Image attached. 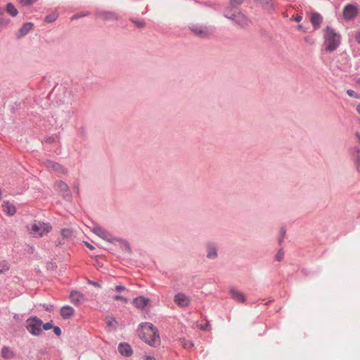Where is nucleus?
I'll return each mask as SVG.
<instances>
[{"label":"nucleus","instance_id":"nucleus-1","mask_svg":"<svg viewBox=\"0 0 360 360\" xmlns=\"http://www.w3.org/2000/svg\"><path fill=\"white\" fill-rule=\"evenodd\" d=\"M139 337L152 347L160 344V338L158 329L150 323L146 322L139 325L138 330Z\"/></svg>","mask_w":360,"mask_h":360},{"label":"nucleus","instance_id":"nucleus-2","mask_svg":"<svg viewBox=\"0 0 360 360\" xmlns=\"http://www.w3.org/2000/svg\"><path fill=\"white\" fill-rule=\"evenodd\" d=\"M323 38L325 50L327 52H333L336 50L341 42V35L329 26L323 30Z\"/></svg>","mask_w":360,"mask_h":360},{"label":"nucleus","instance_id":"nucleus-3","mask_svg":"<svg viewBox=\"0 0 360 360\" xmlns=\"http://www.w3.org/2000/svg\"><path fill=\"white\" fill-rule=\"evenodd\" d=\"M52 229L49 224L40 221H34L30 226V233L35 237H42Z\"/></svg>","mask_w":360,"mask_h":360},{"label":"nucleus","instance_id":"nucleus-4","mask_svg":"<svg viewBox=\"0 0 360 360\" xmlns=\"http://www.w3.org/2000/svg\"><path fill=\"white\" fill-rule=\"evenodd\" d=\"M225 16L227 18L231 19L235 21L238 25L242 27L248 26L251 21L240 11L232 12V9H226L225 11Z\"/></svg>","mask_w":360,"mask_h":360},{"label":"nucleus","instance_id":"nucleus-5","mask_svg":"<svg viewBox=\"0 0 360 360\" xmlns=\"http://www.w3.org/2000/svg\"><path fill=\"white\" fill-rule=\"evenodd\" d=\"M42 321L37 317H32L26 321V328L33 335H39L41 332Z\"/></svg>","mask_w":360,"mask_h":360},{"label":"nucleus","instance_id":"nucleus-6","mask_svg":"<svg viewBox=\"0 0 360 360\" xmlns=\"http://www.w3.org/2000/svg\"><path fill=\"white\" fill-rule=\"evenodd\" d=\"M359 9L356 4H348L343 9L342 15L345 20H351L358 15Z\"/></svg>","mask_w":360,"mask_h":360},{"label":"nucleus","instance_id":"nucleus-7","mask_svg":"<svg viewBox=\"0 0 360 360\" xmlns=\"http://www.w3.org/2000/svg\"><path fill=\"white\" fill-rule=\"evenodd\" d=\"M191 30L197 37L201 38L207 37L213 32L212 29L199 25H192Z\"/></svg>","mask_w":360,"mask_h":360},{"label":"nucleus","instance_id":"nucleus-8","mask_svg":"<svg viewBox=\"0 0 360 360\" xmlns=\"http://www.w3.org/2000/svg\"><path fill=\"white\" fill-rule=\"evenodd\" d=\"M174 302L179 307H187L191 304V299L184 293L179 292L174 297Z\"/></svg>","mask_w":360,"mask_h":360},{"label":"nucleus","instance_id":"nucleus-9","mask_svg":"<svg viewBox=\"0 0 360 360\" xmlns=\"http://www.w3.org/2000/svg\"><path fill=\"white\" fill-rule=\"evenodd\" d=\"M2 210L8 216H13L16 212V208L9 201H4L1 205Z\"/></svg>","mask_w":360,"mask_h":360},{"label":"nucleus","instance_id":"nucleus-10","mask_svg":"<svg viewBox=\"0 0 360 360\" xmlns=\"http://www.w3.org/2000/svg\"><path fill=\"white\" fill-rule=\"evenodd\" d=\"M230 294L231 297L238 302H244L246 300L245 295L235 288L230 290Z\"/></svg>","mask_w":360,"mask_h":360},{"label":"nucleus","instance_id":"nucleus-11","mask_svg":"<svg viewBox=\"0 0 360 360\" xmlns=\"http://www.w3.org/2000/svg\"><path fill=\"white\" fill-rule=\"evenodd\" d=\"M310 20L314 26V28L317 30L320 27V25L322 23L323 18L319 13H312L311 15Z\"/></svg>","mask_w":360,"mask_h":360},{"label":"nucleus","instance_id":"nucleus-12","mask_svg":"<svg viewBox=\"0 0 360 360\" xmlns=\"http://www.w3.org/2000/svg\"><path fill=\"white\" fill-rule=\"evenodd\" d=\"M92 231L95 234L104 240H108L110 238V235L109 233L101 226H96L93 228Z\"/></svg>","mask_w":360,"mask_h":360},{"label":"nucleus","instance_id":"nucleus-13","mask_svg":"<svg viewBox=\"0 0 360 360\" xmlns=\"http://www.w3.org/2000/svg\"><path fill=\"white\" fill-rule=\"evenodd\" d=\"M120 353L124 356H130L132 354V350L129 345L127 343H120L118 347Z\"/></svg>","mask_w":360,"mask_h":360},{"label":"nucleus","instance_id":"nucleus-14","mask_svg":"<svg viewBox=\"0 0 360 360\" xmlns=\"http://www.w3.org/2000/svg\"><path fill=\"white\" fill-rule=\"evenodd\" d=\"M133 302H134V304L137 308L143 309L144 307H146L148 304L149 300L144 297L140 296V297L135 298Z\"/></svg>","mask_w":360,"mask_h":360},{"label":"nucleus","instance_id":"nucleus-15","mask_svg":"<svg viewBox=\"0 0 360 360\" xmlns=\"http://www.w3.org/2000/svg\"><path fill=\"white\" fill-rule=\"evenodd\" d=\"M98 15L106 20H114L117 19V15L112 12L101 11L98 13Z\"/></svg>","mask_w":360,"mask_h":360},{"label":"nucleus","instance_id":"nucleus-16","mask_svg":"<svg viewBox=\"0 0 360 360\" xmlns=\"http://www.w3.org/2000/svg\"><path fill=\"white\" fill-rule=\"evenodd\" d=\"M74 309L70 306L63 307L60 309V315L64 319H68L74 314Z\"/></svg>","mask_w":360,"mask_h":360},{"label":"nucleus","instance_id":"nucleus-17","mask_svg":"<svg viewBox=\"0 0 360 360\" xmlns=\"http://www.w3.org/2000/svg\"><path fill=\"white\" fill-rule=\"evenodd\" d=\"M46 166L48 168L53 169V170L60 172V173H65V169L59 164L52 162V161H47L46 162Z\"/></svg>","mask_w":360,"mask_h":360},{"label":"nucleus","instance_id":"nucleus-18","mask_svg":"<svg viewBox=\"0 0 360 360\" xmlns=\"http://www.w3.org/2000/svg\"><path fill=\"white\" fill-rule=\"evenodd\" d=\"M33 27V24L31 22H27L22 25V27L18 31V37H22L26 35Z\"/></svg>","mask_w":360,"mask_h":360},{"label":"nucleus","instance_id":"nucleus-19","mask_svg":"<svg viewBox=\"0 0 360 360\" xmlns=\"http://www.w3.org/2000/svg\"><path fill=\"white\" fill-rule=\"evenodd\" d=\"M1 354V356L6 359H13L15 356L13 352L10 348L6 347L2 348Z\"/></svg>","mask_w":360,"mask_h":360},{"label":"nucleus","instance_id":"nucleus-20","mask_svg":"<svg viewBox=\"0 0 360 360\" xmlns=\"http://www.w3.org/2000/svg\"><path fill=\"white\" fill-rule=\"evenodd\" d=\"M244 0H231L230 6L226 9H232V12L238 11L237 7L243 3Z\"/></svg>","mask_w":360,"mask_h":360},{"label":"nucleus","instance_id":"nucleus-21","mask_svg":"<svg viewBox=\"0 0 360 360\" xmlns=\"http://www.w3.org/2000/svg\"><path fill=\"white\" fill-rule=\"evenodd\" d=\"M6 11L9 15H11L13 17L16 16L18 13V10L15 8L14 5L11 3H8L6 5Z\"/></svg>","mask_w":360,"mask_h":360},{"label":"nucleus","instance_id":"nucleus-22","mask_svg":"<svg viewBox=\"0 0 360 360\" xmlns=\"http://www.w3.org/2000/svg\"><path fill=\"white\" fill-rule=\"evenodd\" d=\"M56 187L57 188V189H58L59 191H62V192H67V193H69V187L63 181H58L56 183Z\"/></svg>","mask_w":360,"mask_h":360},{"label":"nucleus","instance_id":"nucleus-23","mask_svg":"<svg viewBox=\"0 0 360 360\" xmlns=\"http://www.w3.org/2000/svg\"><path fill=\"white\" fill-rule=\"evenodd\" d=\"M70 299L72 302L77 304L82 299V295L78 292H72L70 293Z\"/></svg>","mask_w":360,"mask_h":360},{"label":"nucleus","instance_id":"nucleus-24","mask_svg":"<svg viewBox=\"0 0 360 360\" xmlns=\"http://www.w3.org/2000/svg\"><path fill=\"white\" fill-rule=\"evenodd\" d=\"M217 256V250L213 246H209L207 250V257L210 259L215 258Z\"/></svg>","mask_w":360,"mask_h":360},{"label":"nucleus","instance_id":"nucleus-25","mask_svg":"<svg viewBox=\"0 0 360 360\" xmlns=\"http://www.w3.org/2000/svg\"><path fill=\"white\" fill-rule=\"evenodd\" d=\"M180 342L181 343L182 347L185 349H191L194 345L193 342L187 340L186 339L180 340Z\"/></svg>","mask_w":360,"mask_h":360},{"label":"nucleus","instance_id":"nucleus-26","mask_svg":"<svg viewBox=\"0 0 360 360\" xmlns=\"http://www.w3.org/2000/svg\"><path fill=\"white\" fill-rule=\"evenodd\" d=\"M105 323L108 326L115 328V324L117 323V321L113 317L108 316V317H106V319H105Z\"/></svg>","mask_w":360,"mask_h":360},{"label":"nucleus","instance_id":"nucleus-27","mask_svg":"<svg viewBox=\"0 0 360 360\" xmlns=\"http://www.w3.org/2000/svg\"><path fill=\"white\" fill-rule=\"evenodd\" d=\"M9 269L8 264L6 262H0V274L6 272Z\"/></svg>","mask_w":360,"mask_h":360},{"label":"nucleus","instance_id":"nucleus-28","mask_svg":"<svg viewBox=\"0 0 360 360\" xmlns=\"http://www.w3.org/2000/svg\"><path fill=\"white\" fill-rule=\"evenodd\" d=\"M131 21L139 28H143L145 27L146 22L143 20H131Z\"/></svg>","mask_w":360,"mask_h":360},{"label":"nucleus","instance_id":"nucleus-29","mask_svg":"<svg viewBox=\"0 0 360 360\" xmlns=\"http://www.w3.org/2000/svg\"><path fill=\"white\" fill-rule=\"evenodd\" d=\"M57 17L58 15L55 13L49 15L46 17L45 21L47 22H52L56 20Z\"/></svg>","mask_w":360,"mask_h":360},{"label":"nucleus","instance_id":"nucleus-30","mask_svg":"<svg viewBox=\"0 0 360 360\" xmlns=\"http://www.w3.org/2000/svg\"><path fill=\"white\" fill-rule=\"evenodd\" d=\"M61 233L64 238H68L71 236L72 231L70 229H63Z\"/></svg>","mask_w":360,"mask_h":360},{"label":"nucleus","instance_id":"nucleus-31","mask_svg":"<svg viewBox=\"0 0 360 360\" xmlns=\"http://www.w3.org/2000/svg\"><path fill=\"white\" fill-rule=\"evenodd\" d=\"M37 0H20V2L23 6H30L35 2Z\"/></svg>","mask_w":360,"mask_h":360},{"label":"nucleus","instance_id":"nucleus-32","mask_svg":"<svg viewBox=\"0 0 360 360\" xmlns=\"http://www.w3.org/2000/svg\"><path fill=\"white\" fill-rule=\"evenodd\" d=\"M347 94H348V96H351V97H354L356 98H360V96H358L356 92L352 89H349L347 91Z\"/></svg>","mask_w":360,"mask_h":360},{"label":"nucleus","instance_id":"nucleus-33","mask_svg":"<svg viewBox=\"0 0 360 360\" xmlns=\"http://www.w3.org/2000/svg\"><path fill=\"white\" fill-rule=\"evenodd\" d=\"M284 252L283 250H280L276 255V259L277 261H281L283 258Z\"/></svg>","mask_w":360,"mask_h":360},{"label":"nucleus","instance_id":"nucleus-34","mask_svg":"<svg viewBox=\"0 0 360 360\" xmlns=\"http://www.w3.org/2000/svg\"><path fill=\"white\" fill-rule=\"evenodd\" d=\"M41 327L43 328V329L44 330H49V329L53 328V325H52L51 323H44V324L42 323Z\"/></svg>","mask_w":360,"mask_h":360},{"label":"nucleus","instance_id":"nucleus-35","mask_svg":"<svg viewBox=\"0 0 360 360\" xmlns=\"http://www.w3.org/2000/svg\"><path fill=\"white\" fill-rule=\"evenodd\" d=\"M113 298L116 300H121V301H123L124 302L127 303V299H126L125 297H122V296H120V295H115L113 297Z\"/></svg>","mask_w":360,"mask_h":360},{"label":"nucleus","instance_id":"nucleus-36","mask_svg":"<svg viewBox=\"0 0 360 360\" xmlns=\"http://www.w3.org/2000/svg\"><path fill=\"white\" fill-rule=\"evenodd\" d=\"M9 20H6L3 18H0V27L1 26H6L9 23Z\"/></svg>","mask_w":360,"mask_h":360},{"label":"nucleus","instance_id":"nucleus-37","mask_svg":"<svg viewBox=\"0 0 360 360\" xmlns=\"http://www.w3.org/2000/svg\"><path fill=\"white\" fill-rule=\"evenodd\" d=\"M53 332L56 335L59 336L61 334V330L59 327H58V326L53 327Z\"/></svg>","mask_w":360,"mask_h":360},{"label":"nucleus","instance_id":"nucleus-38","mask_svg":"<svg viewBox=\"0 0 360 360\" xmlns=\"http://www.w3.org/2000/svg\"><path fill=\"white\" fill-rule=\"evenodd\" d=\"M123 249H124L125 251L128 252H131V248H130V246H129V245L128 243H124V245H123Z\"/></svg>","mask_w":360,"mask_h":360},{"label":"nucleus","instance_id":"nucleus-39","mask_svg":"<svg viewBox=\"0 0 360 360\" xmlns=\"http://www.w3.org/2000/svg\"><path fill=\"white\" fill-rule=\"evenodd\" d=\"M115 290L118 291V292H120V291H124V290H126V288L124 286H123V285H116L115 286Z\"/></svg>","mask_w":360,"mask_h":360},{"label":"nucleus","instance_id":"nucleus-40","mask_svg":"<svg viewBox=\"0 0 360 360\" xmlns=\"http://www.w3.org/2000/svg\"><path fill=\"white\" fill-rule=\"evenodd\" d=\"M356 40L360 43V29L356 32L355 35Z\"/></svg>","mask_w":360,"mask_h":360},{"label":"nucleus","instance_id":"nucleus-41","mask_svg":"<svg viewBox=\"0 0 360 360\" xmlns=\"http://www.w3.org/2000/svg\"><path fill=\"white\" fill-rule=\"evenodd\" d=\"M302 16L301 15H297L295 18V21L299 22L302 20Z\"/></svg>","mask_w":360,"mask_h":360},{"label":"nucleus","instance_id":"nucleus-42","mask_svg":"<svg viewBox=\"0 0 360 360\" xmlns=\"http://www.w3.org/2000/svg\"><path fill=\"white\" fill-rule=\"evenodd\" d=\"M145 360H155V358L152 356H146Z\"/></svg>","mask_w":360,"mask_h":360},{"label":"nucleus","instance_id":"nucleus-43","mask_svg":"<svg viewBox=\"0 0 360 360\" xmlns=\"http://www.w3.org/2000/svg\"><path fill=\"white\" fill-rule=\"evenodd\" d=\"M86 245L89 248V249H94V246H92L91 244H89V243L86 242L85 243Z\"/></svg>","mask_w":360,"mask_h":360},{"label":"nucleus","instance_id":"nucleus-44","mask_svg":"<svg viewBox=\"0 0 360 360\" xmlns=\"http://www.w3.org/2000/svg\"><path fill=\"white\" fill-rule=\"evenodd\" d=\"M208 326H209V325L207 324L206 326H204V327L201 326L200 328L202 330H208Z\"/></svg>","mask_w":360,"mask_h":360},{"label":"nucleus","instance_id":"nucleus-45","mask_svg":"<svg viewBox=\"0 0 360 360\" xmlns=\"http://www.w3.org/2000/svg\"><path fill=\"white\" fill-rule=\"evenodd\" d=\"M356 110H357L358 113L360 115V103L357 105Z\"/></svg>","mask_w":360,"mask_h":360},{"label":"nucleus","instance_id":"nucleus-46","mask_svg":"<svg viewBox=\"0 0 360 360\" xmlns=\"http://www.w3.org/2000/svg\"><path fill=\"white\" fill-rule=\"evenodd\" d=\"M285 234V230H282L283 238L284 237Z\"/></svg>","mask_w":360,"mask_h":360},{"label":"nucleus","instance_id":"nucleus-47","mask_svg":"<svg viewBox=\"0 0 360 360\" xmlns=\"http://www.w3.org/2000/svg\"><path fill=\"white\" fill-rule=\"evenodd\" d=\"M78 17H79V16H77V15H74V16H72V20L75 19V18H78Z\"/></svg>","mask_w":360,"mask_h":360},{"label":"nucleus","instance_id":"nucleus-48","mask_svg":"<svg viewBox=\"0 0 360 360\" xmlns=\"http://www.w3.org/2000/svg\"><path fill=\"white\" fill-rule=\"evenodd\" d=\"M302 28V25H300L298 26V30H301Z\"/></svg>","mask_w":360,"mask_h":360},{"label":"nucleus","instance_id":"nucleus-49","mask_svg":"<svg viewBox=\"0 0 360 360\" xmlns=\"http://www.w3.org/2000/svg\"><path fill=\"white\" fill-rule=\"evenodd\" d=\"M356 136H358V138L360 140V135L359 134H356Z\"/></svg>","mask_w":360,"mask_h":360},{"label":"nucleus","instance_id":"nucleus-50","mask_svg":"<svg viewBox=\"0 0 360 360\" xmlns=\"http://www.w3.org/2000/svg\"><path fill=\"white\" fill-rule=\"evenodd\" d=\"M3 14V12L0 11V15Z\"/></svg>","mask_w":360,"mask_h":360},{"label":"nucleus","instance_id":"nucleus-51","mask_svg":"<svg viewBox=\"0 0 360 360\" xmlns=\"http://www.w3.org/2000/svg\"><path fill=\"white\" fill-rule=\"evenodd\" d=\"M358 83H360V78L358 79Z\"/></svg>","mask_w":360,"mask_h":360},{"label":"nucleus","instance_id":"nucleus-52","mask_svg":"<svg viewBox=\"0 0 360 360\" xmlns=\"http://www.w3.org/2000/svg\"><path fill=\"white\" fill-rule=\"evenodd\" d=\"M358 168L359 169L360 168V165H358Z\"/></svg>","mask_w":360,"mask_h":360}]
</instances>
